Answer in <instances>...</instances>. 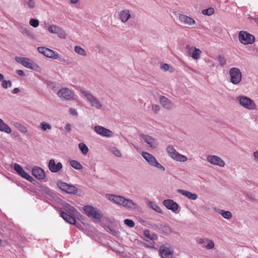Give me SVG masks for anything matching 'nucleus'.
Segmentation results:
<instances>
[{
    "instance_id": "obj_1",
    "label": "nucleus",
    "mask_w": 258,
    "mask_h": 258,
    "mask_svg": "<svg viewBox=\"0 0 258 258\" xmlns=\"http://www.w3.org/2000/svg\"><path fill=\"white\" fill-rule=\"evenodd\" d=\"M107 197L110 201L124 207L132 209H136L138 208V205L134 203L133 201L130 199H126L121 196L114 195H107Z\"/></svg>"
},
{
    "instance_id": "obj_2",
    "label": "nucleus",
    "mask_w": 258,
    "mask_h": 258,
    "mask_svg": "<svg viewBox=\"0 0 258 258\" xmlns=\"http://www.w3.org/2000/svg\"><path fill=\"white\" fill-rule=\"evenodd\" d=\"M15 60L27 68L36 71H38L40 69V67L38 65L34 63L29 58L17 56L16 57Z\"/></svg>"
},
{
    "instance_id": "obj_3",
    "label": "nucleus",
    "mask_w": 258,
    "mask_h": 258,
    "mask_svg": "<svg viewBox=\"0 0 258 258\" xmlns=\"http://www.w3.org/2000/svg\"><path fill=\"white\" fill-rule=\"evenodd\" d=\"M167 152L171 158L177 161L184 162L187 160L185 156L179 154L172 146L167 147Z\"/></svg>"
},
{
    "instance_id": "obj_4",
    "label": "nucleus",
    "mask_w": 258,
    "mask_h": 258,
    "mask_svg": "<svg viewBox=\"0 0 258 258\" xmlns=\"http://www.w3.org/2000/svg\"><path fill=\"white\" fill-rule=\"evenodd\" d=\"M238 39L239 41L244 45L251 44L255 41V37L253 35L244 31L239 32Z\"/></svg>"
},
{
    "instance_id": "obj_5",
    "label": "nucleus",
    "mask_w": 258,
    "mask_h": 258,
    "mask_svg": "<svg viewBox=\"0 0 258 258\" xmlns=\"http://www.w3.org/2000/svg\"><path fill=\"white\" fill-rule=\"evenodd\" d=\"M142 155L151 165L156 167L157 168L161 169L162 171L165 170V168L157 161L155 157L152 154L146 152H143Z\"/></svg>"
},
{
    "instance_id": "obj_6",
    "label": "nucleus",
    "mask_w": 258,
    "mask_h": 258,
    "mask_svg": "<svg viewBox=\"0 0 258 258\" xmlns=\"http://www.w3.org/2000/svg\"><path fill=\"white\" fill-rule=\"evenodd\" d=\"M230 82L234 85L239 84L242 80V74L240 70L237 68H231L229 70Z\"/></svg>"
},
{
    "instance_id": "obj_7",
    "label": "nucleus",
    "mask_w": 258,
    "mask_h": 258,
    "mask_svg": "<svg viewBox=\"0 0 258 258\" xmlns=\"http://www.w3.org/2000/svg\"><path fill=\"white\" fill-rule=\"evenodd\" d=\"M81 93L89 101L92 107H95L98 109L101 108L102 106L101 103L97 98L93 96L92 94L88 93L84 90H81Z\"/></svg>"
},
{
    "instance_id": "obj_8",
    "label": "nucleus",
    "mask_w": 258,
    "mask_h": 258,
    "mask_svg": "<svg viewBox=\"0 0 258 258\" xmlns=\"http://www.w3.org/2000/svg\"><path fill=\"white\" fill-rule=\"evenodd\" d=\"M37 49L39 53L43 54L47 57L54 59H58L59 58V54L49 48L45 47H38Z\"/></svg>"
},
{
    "instance_id": "obj_9",
    "label": "nucleus",
    "mask_w": 258,
    "mask_h": 258,
    "mask_svg": "<svg viewBox=\"0 0 258 258\" xmlns=\"http://www.w3.org/2000/svg\"><path fill=\"white\" fill-rule=\"evenodd\" d=\"M85 214L90 217H93L96 219H100L101 215L99 210H96L91 206H86L83 208Z\"/></svg>"
},
{
    "instance_id": "obj_10",
    "label": "nucleus",
    "mask_w": 258,
    "mask_h": 258,
    "mask_svg": "<svg viewBox=\"0 0 258 258\" xmlns=\"http://www.w3.org/2000/svg\"><path fill=\"white\" fill-rule=\"evenodd\" d=\"M48 31L52 34H56L61 39H65L66 38L67 34L65 31L58 26L51 25L48 27Z\"/></svg>"
},
{
    "instance_id": "obj_11",
    "label": "nucleus",
    "mask_w": 258,
    "mask_h": 258,
    "mask_svg": "<svg viewBox=\"0 0 258 258\" xmlns=\"http://www.w3.org/2000/svg\"><path fill=\"white\" fill-rule=\"evenodd\" d=\"M240 104L244 107L250 109L254 110L256 109V106L255 103L251 99L247 97H242L239 100Z\"/></svg>"
},
{
    "instance_id": "obj_12",
    "label": "nucleus",
    "mask_w": 258,
    "mask_h": 258,
    "mask_svg": "<svg viewBox=\"0 0 258 258\" xmlns=\"http://www.w3.org/2000/svg\"><path fill=\"white\" fill-rule=\"evenodd\" d=\"M58 96L67 100H72L74 98V93L67 88H63L59 90L57 92Z\"/></svg>"
},
{
    "instance_id": "obj_13",
    "label": "nucleus",
    "mask_w": 258,
    "mask_h": 258,
    "mask_svg": "<svg viewBox=\"0 0 258 258\" xmlns=\"http://www.w3.org/2000/svg\"><path fill=\"white\" fill-rule=\"evenodd\" d=\"M186 49L188 53L192 58L195 60L199 59L201 55V50L195 47L190 46L189 45L186 46Z\"/></svg>"
},
{
    "instance_id": "obj_14",
    "label": "nucleus",
    "mask_w": 258,
    "mask_h": 258,
    "mask_svg": "<svg viewBox=\"0 0 258 258\" xmlns=\"http://www.w3.org/2000/svg\"><path fill=\"white\" fill-rule=\"evenodd\" d=\"M94 131L98 135L103 136V137H106L107 138L111 137L113 133L112 132L108 130L107 129L103 126H99V125H96L95 126L94 128Z\"/></svg>"
},
{
    "instance_id": "obj_15",
    "label": "nucleus",
    "mask_w": 258,
    "mask_h": 258,
    "mask_svg": "<svg viewBox=\"0 0 258 258\" xmlns=\"http://www.w3.org/2000/svg\"><path fill=\"white\" fill-rule=\"evenodd\" d=\"M57 185L61 190L66 192L67 193L75 194L77 191L76 187L74 186L69 185L63 182H58L57 183Z\"/></svg>"
},
{
    "instance_id": "obj_16",
    "label": "nucleus",
    "mask_w": 258,
    "mask_h": 258,
    "mask_svg": "<svg viewBox=\"0 0 258 258\" xmlns=\"http://www.w3.org/2000/svg\"><path fill=\"white\" fill-rule=\"evenodd\" d=\"M208 162L212 164L219 166L223 167L225 166V164L223 160H222L219 157L215 155H210L207 158Z\"/></svg>"
},
{
    "instance_id": "obj_17",
    "label": "nucleus",
    "mask_w": 258,
    "mask_h": 258,
    "mask_svg": "<svg viewBox=\"0 0 258 258\" xmlns=\"http://www.w3.org/2000/svg\"><path fill=\"white\" fill-rule=\"evenodd\" d=\"M159 252L162 258H172L173 256V251L164 245L160 247Z\"/></svg>"
},
{
    "instance_id": "obj_18",
    "label": "nucleus",
    "mask_w": 258,
    "mask_h": 258,
    "mask_svg": "<svg viewBox=\"0 0 258 258\" xmlns=\"http://www.w3.org/2000/svg\"><path fill=\"white\" fill-rule=\"evenodd\" d=\"M140 136L143 139L144 141L149 145L151 148L155 149L158 146V144L157 142L152 137L144 134L141 135Z\"/></svg>"
},
{
    "instance_id": "obj_19",
    "label": "nucleus",
    "mask_w": 258,
    "mask_h": 258,
    "mask_svg": "<svg viewBox=\"0 0 258 258\" xmlns=\"http://www.w3.org/2000/svg\"><path fill=\"white\" fill-rule=\"evenodd\" d=\"M62 167V165L60 162H58L56 164L54 159H50L49 160L48 163V168L52 172H57L60 170Z\"/></svg>"
},
{
    "instance_id": "obj_20",
    "label": "nucleus",
    "mask_w": 258,
    "mask_h": 258,
    "mask_svg": "<svg viewBox=\"0 0 258 258\" xmlns=\"http://www.w3.org/2000/svg\"><path fill=\"white\" fill-rule=\"evenodd\" d=\"M164 205L169 210L176 212L178 209V205L172 200H165L163 202Z\"/></svg>"
},
{
    "instance_id": "obj_21",
    "label": "nucleus",
    "mask_w": 258,
    "mask_h": 258,
    "mask_svg": "<svg viewBox=\"0 0 258 258\" xmlns=\"http://www.w3.org/2000/svg\"><path fill=\"white\" fill-rule=\"evenodd\" d=\"M32 174L39 179H43L45 178V173L43 170L39 167H34L32 170Z\"/></svg>"
},
{
    "instance_id": "obj_22",
    "label": "nucleus",
    "mask_w": 258,
    "mask_h": 258,
    "mask_svg": "<svg viewBox=\"0 0 258 258\" xmlns=\"http://www.w3.org/2000/svg\"><path fill=\"white\" fill-rule=\"evenodd\" d=\"M179 20L184 25H191L196 24V21L192 18L184 15H179Z\"/></svg>"
},
{
    "instance_id": "obj_23",
    "label": "nucleus",
    "mask_w": 258,
    "mask_h": 258,
    "mask_svg": "<svg viewBox=\"0 0 258 258\" xmlns=\"http://www.w3.org/2000/svg\"><path fill=\"white\" fill-rule=\"evenodd\" d=\"M76 215H73L71 214H68L66 212H61V217L68 223L71 225H75L76 222V220L75 219L74 217Z\"/></svg>"
},
{
    "instance_id": "obj_24",
    "label": "nucleus",
    "mask_w": 258,
    "mask_h": 258,
    "mask_svg": "<svg viewBox=\"0 0 258 258\" xmlns=\"http://www.w3.org/2000/svg\"><path fill=\"white\" fill-rule=\"evenodd\" d=\"M160 103L163 107L167 109H170L173 106L171 102L168 98L163 96H160Z\"/></svg>"
},
{
    "instance_id": "obj_25",
    "label": "nucleus",
    "mask_w": 258,
    "mask_h": 258,
    "mask_svg": "<svg viewBox=\"0 0 258 258\" xmlns=\"http://www.w3.org/2000/svg\"><path fill=\"white\" fill-rule=\"evenodd\" d=\"M177 191L190 200H196L198 198V196L196 194L191 193L187 190L178 189Z\"/></svg>"
},
{
    "instance_id": "obj_26",
    "label": "nucleus",
    "mask_w": 258,
    "mask_h": 258,
    "mask_svg": "<svg viewBox=\"0 0 258 258\" xmlns=\"http://www.w3.org/2000/svg\"><path fill=\"white\" fill-rule=\"evenodd\" d=\"M64 212H66L68 214L73 215H77L78 214V211L73 206H71L69 204H66L63 207Z\"/></svg>"
},
{
    "instance_id": "obj_27",
    "label": "nucleus",
    "mask_w": 258,
    "mask_h": 258,
    "mask_svg": "<svg viewBox=\"0 0 258 258\" xmlns=\"http://www.w3.org/2000/svg\"><path fill=\"white\" fill-rule=\"evenodd\" d=\"M131 18V14L129 10H122L119 14V18L123 22L125 23Z\"/></svg>"
},
{
    "instance_id": "obj_28",
    "label": "nucleus",
    "mask_w": 258,
    "mask_h": 258,
    "mask_svg": "<svg viewBox=\"0 0 258 258\" xmlns=\"http://www.w3.org/2000/svg\"><path fill=\"white\" fill-rule=\"evenodd\" d=\"M0 131L10 134L12 132L11 128L3 120L0 118Z\"/></svg>"
},
{
    "instance_id": "obj_29",
    "label": "nucleus",
    "mask_w": 258,
    "mask_h": 258,
    "mask_svg": "<svg viewBox=\"0 0 258 258\" xmlns=\"http://www.w3.org/2000/svg\"><path fill=\"white\" fill-rule=\"evenodd\" d=\"M70 165L72 167L77 170L81 169L83 168L82 165L80 162L74 160H72L70 161Z\"/></svg>"
},
{
    "instance_id": "obj_30",
    "label": "nucleus",
    "mask_w": 258,
    "mask_h": 258,
    "mask_svg": "<svg viewBox=\"0 0 258 258\" xmlns=\"http://www.w3.org/2000/svg\"><path fill=\"white\" fill-rule=\"evenodd\" d=\"M147 205L149 207L152 209L156 212L159 213H162V211L161 209V208L157 205H156L155 203L152 202H149L147 203Z\"/></svg>"
},
{
    "instance_id": "obj_31",
    "label": "nucleus",
    "mask_w": 258,
    "mask_h": 258,
    "mask_svg": "<svg viewBox=\"0 0 258 258\" xmlns=\"http://www.w3.org/2000/svg\"><path fill=\"white\" fill-rule=\"evenodd\" d=\"M78 146L83 155H85L87 154L88 152V148L84 143H80Z\"/></svg>"
},
{
    "instance_id": "obj_32",
    "label": "nucleus",
    "mask_w": 258,
    "mask_h": 258,
    "mask_svg": "<svg viewBox=\"0 0 258 258\" xmlns=\"http://www.w3.org/2000/svg\"><path fill=\"white\" fill-rule=\"evenodd\" d=\"M160 230L164 233L169 235L171 233L172 230L171 228L167 225H163L160 228Z\"/></svg>"
},
{
    "instance_id": "obj_33",
    "label": "nucleus",
    "mask_w": 258,
    "mask_h": 258,
    "mask_svg": "<svg viewBox=\"0 0 258 258\" xmlns=\"http://www.w3.org/2000/svg\"><path fill=\"white\" fill-rule=\"evenodd\" d=\"M75 51L78 54L83 56H86L87 55L86 51L79 46H76L75 47Z\"/></svg>"
},
{
    "instance_id": "obj_34",
    "label": "nucleus",
    "mask_w": 258,
    "mask_h": 258,
    "mask_svg": "<svg viewBox=\"0 0 258 258\" xmlns=\"http://www.w3.org/2000/svg\"><path fill=\"white\" fill-rule=\"evenodd\" d=\"M40 128L43 131H46V130H50L51 129V125L46 122H42L40 125Z\"/></svg>"
},
{
    "instance_id": "obj_35",
    "label": "nucleus",
    "mask_w": 258,
    "mask_h": 258,
    "mask_svg": "<svg viewBox=\"0 0 258 258\" xmlns=\"http://www.w3.org/2000/svg\"><path fill=\"white\" fill-rule=\"evenodd\" d=\"M19 175L30 182H32L34 180L33 178L24 170H23Z\"/></svg>"
},
{
    "instance_id": "obj_36",
    "label": "nucleus",
    "mask_w": 258,
    "mask_h": 258,
    "mask_svg": "<svg viewBox=\"0 0 258 258\" xmlns=\"http://www.w3.org/2000/svg\"><path fill=\"white\" fill-rule=\"evenodd\" d=\"M214 9L213 8H209L202 11V14L204 15L211 16L214 13Z\"/></svg>"
},
{
    "instance_id": "obj_37",
    "label": "nucleus",
    "mask_w": 258,
    "mask_h": 258,
    "mask_svg": "<svg viewBox=\"0 0 258 258\" xmlns=\"http://www.w3.org/2000/svg\"><path fill=\"white\" fill-rule=\"evenodd\" d=\"M220 214L224 218L227 219H229L232 217V214L230 211L222 210Z\"/></svg>"
},
{
    "instance_id": "obj_38",
    "label": "nucleus",
    "mask_w": 258,
    "mask_h": 258,
    "mask_svg": "<svg viewBox=\"0 0 258 258\" xmlns=\"http://www.w3.org/2000/svg\"><path fill=\"white\" fill-rule=\"evenodd\" d=\"M144 235L145 237L150 238L151 239H156L157 236L155 234H153L151 236L150 235V231L148 230H145L144 232Z\"/></svg>"
},
{
    "instance_id": "obj_39",
    "label": "nucleus",
    "mask_w": 258,
    "mask_h": 258,
    "mask_svg": "<svg viewBox=\"0 0 258 258\" xmlns=\"http://www.w3.org/2000/svg\"><path fill=\"white\" fill-rule=\"evenodd\" d=\"M16 126L18 128V130L21 132L22 133H27V127L19 123H17L16 124Z\"/></svg>"
},
{
    "instance_id": "obj_40",
    "label": "nucleus",
    "mask_w": 258,
    "mask_h": 258,
    "mask_svg": "<svg viewBox=\"0 0 258 258\" xmlns=\"http://www.w3.org/2000/svg\"><path fill=\"white\" fill-rule=\"evenodd\" d=\"M29 24L33 27H37L39 25V22L37 19H31L29 21Z\"/></svg>"
},
{
    "instance_id": "obj_41",
    "label": "nucleus",
    "mask_w": 258,
    "mask_h": 258,
    "mask_svg": "<svg viewBox=\"0 0 258 258\" xmlns=\"http://www.w3.org/2000/svg\"><path fill=\"white\" fill-rule=\"evenodd\" d=\"M14 168L15 170L19 174H20L22 172V171L24 170L23 168L17 163H15L14 164Z\"/></svg>"
},
{
    "instance_id": "obj_42",
    "label": "nucleus",
    "mask_w": 258,
    "mask_h": 258,
    "mask_svg": "<svg viewBox=\"0 0 258 258\" xmlns=\"http://www.w3.org/2000/svg\"><path fill=\"white\" fill-rule=\"evenodd\" d=\"M124 223L125 225L128 226L129 227L133 228L135 226L134 222L131 219H126L124 221Z\"/></svg>"
},
{
    "instance_id": "obj_43",
    "label": "nucleus",
    "mask_w": 258,
    "mask_h": 258,
    "mask_svg": "<svg viewBox=\"0 0 258 258\" xmlns=\"http://www.w3.org/2000/svg\"><path fill=\"white\" fill-rule=\"evenodd\" d=\"M218 59L220 63V66H221L222 67H224L226 64V60L224 58V57H223L221 55H220V56H219Z\"/></svg>"
},
{
    "instance_id": "obj_44",
    "label": "nucleus",
    "mask_w": 258,
    "mask_h": 258,
    "mask_svg": "<svg viewBox=\"0 0 258 258\" xmlns=\"http://www.w3.org/2000/svg\"><path fill=\"white\" fill-rule=\"evenodd\" d=\"M8 84H9L10 86H12V84L11 81H7L5 80H4L2 82V87L5 89L8 88Z\"/></svg>"
},
{
    "instance_id": "obj_45",
    "label": "nucleus",
    "mask_w": 258,
    "mask_h": 258,
    "mask_svg": "<svg viewBox=\"0 0 258 258\" xmlns=\"http://www.w3.org/2000/svg\"><path fill=\"white\" fill-rule=\"evenodd\" d=\"M28 5L30 9H33L35 6V3L34 0H29Z\"/></svg>"
},
{
    "instance_id": "obj_46",
    "label": "nucleus",
    "mask_w": 258,
    "mask_h": 258,
    "mask_svg": "<svg viewBox=\"0 0 258 258\" xmlns=\"http://www.w3.org/2000/svg\"><path fill=\"white\" fill-rule=\"evenodd\" d=\"M215 246L214 243L213 241L210 240L208 244L206 246L207 249H212L214 248Z\"/></svg>"
},
{
    "instance_id": "obj_47",
    "label": "nucleus",
    "mask_w": 258,
    "mask_h": 258,
    "mask_svg": "<svg viewBox=\"0 0 258 258\" xmlns=\"http://www.w3.org/2000/svg\"><path fill=\"white\" fill-rule=\"evenodd\" d=\"M113 153L117 157H121V153L120 152V151L118 150L117 149H114L113 150Z\"/></svg>"
},
{
    "instance_id": "obj_48",
    "label": "nucleus",
    "mask_w": 258,
    "mask_h": 258,
    "mask_svg": "<svg viewBox=\"0 0 258 258\" xmlns=\"http://www.w3.org/2000/svg\"><path fill=\"white\" fill-rule=\"evenodd\" d=\"M160 109V107L159 106L157 105H152V110L154 111L155 113H157Z\"/></svg>"
},
{
    "instance_id": "obj_49",
    "label": "nucleus",
    "mask_w": 258,
    "mask_h": 258,
    "mask_svg": "<svg viewBox=\"0 0 258 258\" xmlns=\"http://www.w3.org/2000/svg\"><path fill=\"white\" fill-rule=\"evenodd\" d=\"M65 131L67 132H70L71 130V125L70 124L68 123L64 127Z\"/></svg>"
},
{
    "instance_id": "obj_50",
    "label": "nucleus",
    "mask_w": 258,
    "mask_h": 258,
    "mask_svg": "<svg viewBox=\"0 0 258 258\" xmlns=\"http://www.w3.org/2000/svg\"><path fill=\"white\" fill-rule=\"evenodd\" d=\"M162 68L165 71H167L169 69V66L166 63H165L162 66Z\"/></svg>"
},
{
    "instance_id": "obj_51",
    "label": "nucleus",
    "mask_w": 258,
    "mask_h": 258,
    "mask_svg": "<svg viewBox=\"0 0 258 258\" xmlns=\"http://www.w3.org/2000/svg\"><path fill=\"white\" fill-rule=\"evenodd\" d=\"M17 74L20 76H23L24 75V72L22 70H18Z\"/></svg>"
},
{
    "instance_id": "obj_52",
    "label": "nucleus",
    "mask_w": 258,
    "mask_h": 258,
    "mask_svg": "<svg viewBox=\"0 0 258 258\" xmlns=\"http://www.w3.org/2000/svg\"><path fill=\"white\" fill-rule=\"evenodd\" d=\"M20 91L19 89V88H15L13 91V93L14 94H16V93H17L18 92H19Z\"/></svg>"
},
{
    "instance_id": "obj_53",
    "label": "nucleus",
    "mask_w": 258,
    "mask_h": 258,
    "mask_svg": "<svg viewBox=\"0 0 258 258\" xmlns=\"http://www.w3.org/2000/svg\"><path fill=\"white\" fill-rule=\"evenodd\" d=\"M253 156L255 158H258V151L253 153Z\"/></svg>"
},
{
    "instance_id": "obj_54",
    "label": "nucleus",
    "mask_w": 258,
    "mask_h": 258,
    "mask_svg": "<svg viewBox=\"0 0 258 258\" xmlns=\"http://www.w3.org/2000/svg\"><path fill=\"white\" fill-rule=\"evenodd\" d=\"M70 111L71 112V113L73 114H76V113H77L76 111L73 109H70Z\"/></svg>"
},
{
    "instance_id": "obj_55",
    "label": "nucleus",
    "mask_w": 258,
    "mask_h": 258,
    "mask_svg": "<svg viewBox=\"0 0 258 258\" xmlns=\"http://www.w3.org/2000/svg\"><path fill=\"white\" fill-rule=\"evenodd\" d=\"M79 0H71V2L72 4H75L77 3Z\"/></svg>"
},
{
    "instance_id": "obj_56",
    "label": "nucleus",
    "mask_w": 258,
    "mask_h": 258,
    "mask_svg": "<svg viewBox=\"0 0 258 258\" xmlns=\"http://www.w3.org/2000/svg\"><path fill=\"white\" fill-rule=\"evenodd\" d=\"M4 78V75L0 73V81L3 80Z\"/></svg>"
},
{
    "instance_id": "obj_57",
    "label": "nucleus",
    "mask_w": 258,
    "mask_h": 258,
    "mask_svg": "<svg viewBox=\"0 0 258 258\" xmlns=\"http://www.w3.org/2000/svg\"><path fill=\"white\" fill-rule=\"evenodd\" d=\"M3 240L2 239H0V246H3Z\"/></svg>"
}]
</instances>
